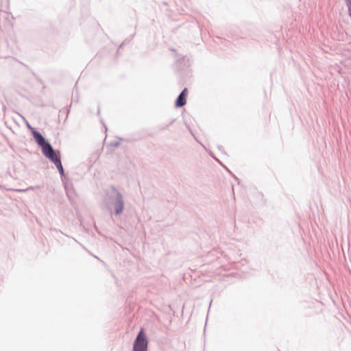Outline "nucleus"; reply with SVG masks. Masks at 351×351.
<instances>
[{
	"mask_svg": "<svg viewBox=\"0 0 351 351\" xmlns=\"http://www.w3.org/2000/svg\"><path fill=\"white\" fill-rule=\"evenodd\" d=\"M186 88H184L181 93L178 95V98L176 100V107H182L186 104Z\"/></svg>",
	"mask_w": 351,
	"mask_h": 351,
	"instance_id": "39448f33",
	"label": "nucleus"
},
{
	"mask_svg": "<svg viewBox=\"0 0 351 351\" xmlns=\"http://www.w3.org/2000/svg\"><path fill=\"white\" fill-rule=\"evenodd\" d=\"M113 145H114V146H118V145H119V143H113Z\"/></svg>",
	"mask_w": 351,
	"mask_h": 351,
	"instance_id": "1a4fd4ad",
	"label": "nucleus"
},
{
	"mask_svg": "<svg viewBox=\"0 0 351 351\" xmlns=\"http://www.w3.org/2000/svg\"><path fill=\"white\" fill-rule=\"evenodd\" d=\"M32 135L36 141V142L38 143L39 146L43 147V146L45 145L49 142L45 139V138L39 132L36 130L32 131Z\"/></svg>",
	"mask_w": 351,
	"mask_h": 351,
	"instance_id": "20e7f679",
	"label": "nucleus"
},
{
	"mask_svg": "<svg viewBox=\"0 0 351 351\" xmlns=\"http://www.w3.org/2000/svg\"><path fill=\"white\" fill-rule=\"evenodd\" d=\"M348 5L349 12L351 16V0H348Z\"/></svg>",
	"mask_w": 351,
	"mask_h": 351,
	"instance_id": "0eeeda50",
	"label": "nucleus"
},
{
	"mask_svg": "<svg viewBox=\"0 0 351 351\" xmlns=\"http://www.w3.org/2000/svg\"><path fill=\"white\" fill-rule=\"evenodd\" d=\"M104 204L106 208L116 215L122 213L124 207V199L122 194L114 186H111L104 191L103 196Z\"/></svg>",
	"mask_w": 351,
	"mask_h": 351,
	"instance_id": "f257e3e1",
	"label": "nucleus"
},
{
	"mask_svg": "<svg viewBox=\"0 0 351 351\" xmlns=\"http://www.w3.org/2000/svg\"><path fill=\"white\" fill-rule=\"evenodd\" d=\"M30 188L29 189H26L25 190H22L21 191H28Z\"/></svg>",
	"mask_w": 351,
	"mask_h": 351,
	"instance_id": "9d476101",
	"label": "nucleus"
},
{
	"mask_svg": "<svg viewBox=\"0 0 351 351\" xmlns=\"http://www.w3.org/2000/svg\"><path fill=\"white\" fill-rule=\"evenodd\" d=\"M27 126L28 128H30L31 130H33V128L30 126V125L28 123H27Z\"/></svg>",
	"mask_w": 351,
	"mask_h": 351,
	"instance_id": "6e6552de",
	"label": "nucleus"
},
{
	"mask_svg": "<svg viewBox=\"0 0 351 351\" xmlns=\"http://www.w3.org/2000/svg\"><path fill=\"white\" fill-rule=\"evenodd\" d=\"M41 148L43 154L51 162L56 160V158H60V156L56 154L55 150L53 149V148L49 143H47Z\"/></svg>",
	"mask_w": 351,
	"mask_h": 351,
	"instance_id": "7ed1b4c3",
	"label": "nucleus"
},
{
	"mask_svg": "<svg viewBox=\"0 0 351 351\" xmlns=\"http://www.w3.org/2000/svg\"><path fill=\"white\" fill-rule=\"evenodd\" d=\"M147 340L143 331L141 330L133 344V351H147Z\"/></svg>",
	"mask_w": 351,
	"mask_h": 351,
	"instance_id": "f03ea898",
	"label": "nucleus"
},
{
	"mask_svg": "<svg viewBox=\"0 0 351 351\" xmlns=\"http://www.w3.org/2000/svg\"><path fill=\"white\" fill-rule=\"evenodd\" d=\"M56 167H57L58 170L59 171L61 176H64V169L62 165L60 158H56V160L53 162Z\"/></svg>",
	"mask_w": 351,
	"mask_h": 351,
	"instance_id": "423d86ee",
	"label": "nucleus"
}]
</instances>
